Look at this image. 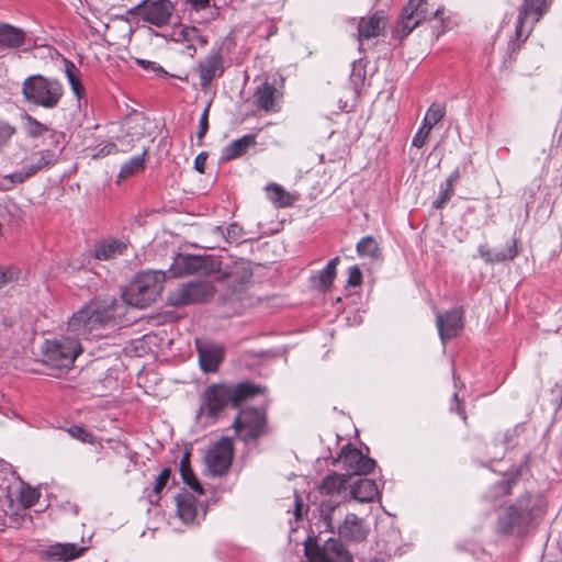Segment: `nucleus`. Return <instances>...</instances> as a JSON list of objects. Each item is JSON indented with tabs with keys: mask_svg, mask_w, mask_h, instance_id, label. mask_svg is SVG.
Here are the masks:
<instances>
[{
	"mask_svg": "<svg viewBox=\"0 0 562 562\" xmlns=\"http://www.w3.org/2000/svg\"><path fill=\"white\" fill-rule=\"evenodd\" d=\"M119 302L114 297L93 300L76 312L68 322V330L77 336L99 337L101 329L116 316Z\"/></svg>",
	"mask_w": 562,
	"mask_h": 562,
	"instance_id": "nucleus-1",
	"label": "nucleus"
},
{
	"mask_svg": "<svg viewBox=\"0 0 562 562\" xmlns=\"http://www.w3.org/2000/svg\"><path fill=\"white\" fill-rule=\"evenodd\" d=\"M261 392L262 390L251 382H241L235 385L212 384L205 389L202 395L201 412L207 416H215L227 404L237 407L241 402Z\"/></svg>",
	"mask_w": 562,
	"mask_h": 562,
	"instance_id": "nucleus-2",
	"label": "nucleus"
},
{
	"mask_svg": "<svg viewBox=\"0 0 562 562\" xmlns=\"http://www.w3.org/2000/svg\"><path fill=\"white\" fill-rule=\"evenodd\" d=\"M446 19V8L442 3L436 0H408L401 12L393 36L402 40L424 21L435 20L443 25Z\"/></svg>",
	"mask_w": 562,
	"mask_h": 562,
	"instance_id": "nucleus-3",
	"label": "nucleus"
},
{
	"mask_svg": "<svg viewBox=\"0 0 562 562\" xmlns=\"http://www.w3.org/2000/svg\"><path fill=\"white\" fill-rule=\"evenodd\" d=\"M165 280L166 273L160 270L138 273L124 290V301L137 308L147 307L160 295Z\"/></svg>",
	"mask_w": 562,
	"mask_h": 562,
	"instance_id": "nucleus-4",
	"label": "nucleus"
},
{
	"mask_svg": "<svg viewBox=\"0 0 562 562\" xmlns=\"http://www.w3.org/2000/svg\"><path fill=\"white\" fill-rule=\"evenodd\" d=\"M321 517L325 522L328 530H338L340 537L353 542L363 541L369 533V528L364 520L359 518L356 514H347L342 522H339L341 517L339 505H331L330 503H322Z\"/></svg>",
	"mask_w": 562,
	"mask_h": 562,
	"instance_id": "nucleus-5",
	"label": "nucleus"
},
{
	"mask_svg": "<svg viewBox=\"0 0 562 562\" xmlns=\"http://www.w3.org/2000/svg\"><path fill=\"white\" fill-rule=\"evenodd\" d=\"M22 93L31 104L44 109H54L59 104L64 89L56 79L33 75L23 81Z\"/></svg>",
	"mask_w": 562,
	"mask_h": 562,
	"instance_id": "nucleus-6",
	"label": "nucleus"
},
{
	"mask_svg": "<svg viewBox=\"0 0 562 562\" xmlns=\"http://www.w3.org/2000/svg\"><path fill=\"white\" fill-rule=\"evenodd\" d=\"M41 350L43 362L54 369L71 368L82 351L78 339L64 336L45 340Z\"/></svg>",
	"mask_w": 562,
	"mask_h": 562,
	"instance_id": "nucleus-7",
	"label": "nucleus"
},
{
	"mask_svg": "<svg viewBox=\"0 0 562 562\" xmlns=\"http://www.w3.org/2000/svg\"><path fill=\"white\" fill-rule=\"evenodd\" d=\"M220 269L221 262L212 256L179 254L170 266L169 273L175 278L194 273L207 276Z\"/></svg>",
	"mask_w": 562,
	"mask_h": 562,
	"instance_id": "nucleus-8",
	"label": "nucleus"
},
{
	"mask_svg": "<svg viewBox=\"0 0 562 562\" xmlns=\"http://www.w3.org/2000/svg\"><path fill=\"white\" fill-rule=\"evenodd\" d=\"M175 5L170 0H140L126 11L130 16H140L146 23L161 27L170 22Z\"/></svg>",
	"mask_w": 562,
	"mask_h": 562,
	"instance_id": "nucleus-9",
	"label": "nucleus"
},
{
	"mask_svg": "<svg viewBox=\"0 0 562 562\" xmlns=\"http://www.w3.org/2000/svg\"><path fill=\"white\" fill-rule=\"evenodd\" d=\"M214 294L215 288L211 282H188L170 292L168 295V302L171 306L178 307L207 302L214 296Z\"/></svg>",
	"mask_w": 562,
	"mask_h": 562,
	"instance_id": "nucleus-10",
	"label": "nucleus"
},
{
	"mask_svg": "<svg viewBox=\"0 0 562 562\" xmlns=\"http://www.w3.org/2000/svg\"><path fill=\"white\" fill-rule=\"evenodd\" d=\"M234 427L243 441L256 440L266 432V414L257 408L243 409L236 416Z\"/></svg>",
	"mask_w": 562,
	"mask_h": 562,
	"instance_id": "nucleus-11",
	"label": "nucleus"
},
{
	"mask_svg": "<svg viewBox=\"0 0 562 562\" xmlns=\"http://www.w3.org/2000/svg\"><path fill=\"white\" fill-rule=\"evenodd\" d=\"M530 503V495H526L520 497L515 505L509 506L498 519V531L508 535L516 528L525 527L532 518Z\"/></svg>",
	"mask_w": 562,
	"mask_h": 562,
	"instance_id": "nucleus-12",
	"label": "nucleus"
},
{
	"mask_svg": "<svg viewBox=\"0 0 562 562\" xmlns=\"http://www.w3.org/2000/svg\"><path fill=\"white\" fill-rule=\"evenodd\" d=\"M233 454L232 440L227 437L221 438L205 453L204 460L207 471L214 476L225 474L232 464Z\"/></svg>",
	"mask_w": 562,
	"mask_h": 562,
	"instance_id": "nucleus-13",
	"label": "nucleus"
},
{
	"mask_svg": "<svg viewBox=\"0 0 562 562\" xmlns=\"http://www.w3.org/2000/svg\"><path fill=\"white\" fill-rule=\"evenodd\" d=\"M310 562H352V557L339 539L329 538L322 546L305 547Z\"/></svg>",
	"mask_w": 562,
	"mask_h": 562,
	"instance_id": "nucleus-14",
	"label": "nucleus"
},
{
	"mask_svg": "<svg viewBox=\"0 0 562 562\" xmlns=\"http://www.w3.org/2000/svg\"><path fill=\"white\" fill-rule=\"evenodd\" d=\"M336 461L342 463V468L346 470V476L351 475H366L370 473L375 465V461L368 456H364L361 450L346 445L342 447Z\"/></svg>",
	"mask_w": 562,
	"mask_h": 562,
	"instance_id": "nucleus-15",
	"label": "nucleus"
},
{
	"mask_svg": "<svg viewBox=\"0 0 562 562\" xmlns=\"http://www.w3.org/2000/svg\"><path fill=\"white\" fill-rule=\"evenodd\" d=\"M551 4V0H522L519 9H518V19L516 24V38L520 40L522 36L524 24L528 21V19L532 20L531 27L536 23L540 21L543 14L547 12ZM531 30L525 35V38L528 36Z\"/></svg>",
	"mask_w": 562,
	"mask_h": 562,
	"instance_id": "nucleus-16",
	"label": "nucleus"
},
{
	"mask_svg": "<svg viewBox=\"0 0 562 562\" xmlns=\"http://www.w3.org/2000/svg\"><path fill=\"white\" fill-rule=\"evenodd\" d=\"M463 308L454 307L443 314L438 313L436 325L440 339L445 344L447 340L456 337L463 328Z\"/></svg>",
	"mask_w": 562,
	"mask_h": 562,
	"instance_id": "nucleus-17",
	"label": "nucleus"
},
{
	"mask_svg": "<svg viewBox=\"0 0 562 562\" xmlns=\"http://www.w3.org/2000/svg\"><path fill=\"white\" fill-rule=\"evenodd\" d=\"M200 77V85L203 90H206L211 82L221 77L225 71L224 58L220 50H213L198 65Z\"/></svg>",
	"mask_w": 562,
	"mask_h": 562,
	"instance_id": "nucleus-18",
	"label": "nucleus"
},
{
	"mask_svg": "<svg viewBox=\"0 0 562 562\" xmlns=\"http://www.w3.org/2000/svg\"><path fill=\"white\" fill-rule=\"evenodd\" d=\"M196 350L202 371L216 372L224 359L223 346L196 339Z\"/></svg>",
	"mask_w": 562,
	"mask_h": 562,
	"instance_id": "nucleus-19",
	"label": "nucleus"
},
{
	"mask_svg": "<svg viewBox=\"0 0 562 562\" xmlns=\"http://www.w3.org/2000/svg\"><path fill=\"white\" fill-rule=\"evenodd\" d=\"M387 25V18L383 11H376L372 15L363 16L358 22V41L362 43L380 36Z\"/></svg>",
	"mask_w": 562,
	"mask_h": 562,
	"instance_id": "nucleus-20",
	"label": "nucleus"
},
{
	"mask_svg": "<svg viewBox=\"0 0 562 562\" xmlns=\"http://www.w3.org/2000/svg\"><path fill=\"white\" fill-rule=\"evenodd\" d=\"M281 95V92L269 82H263L255 92L257 106L266 112L279 111L278 100Z\"/></svg>",
	"mask_w": 562,
	"mask_h": 562,
	"instance_id": "nucleus-21",
	"label": "nucleus"
},
{
	"mask_svg": "<svg viewBox=\"0 0 562 562\" xmlns=\"http://www.w3.org/2000/svg\"><path fill=\"white\" fill-rule=\"evenodd\" d=\"M479 255L486 263H498L513 260L518 255L517 240L510 239L504 250L495 251L486 245L479 246Z\"/></svg>",
	"mask_w": 562,
	"mask_h": 562,
	"instance_id": "nucleus-22",
	"label": "nucleus"
},
{
	"mask_svg": "<svg viewBox=\"0 0 562 562\" xmlns=\"http://www.w3.org/2000/svg\"><path fill=\"white\" fill-rule=\"evenodd\" d=\"M86 548L78 547L76 543H55L49 546L46 555L60 562H67L80 557Z\"/></svg>",
	"mask_w": 562,
	"mask_h": 562,
	"instance_id": "nucleus-23",
	"label": "nucleus"
},
{
	"mask_svg": "<svg viewBox=\"0 0 562 562\" xmlns=\"http://www.w3.org/2000/svg\"><path fill=\"white\" fill-rule=\"evenodd\" d=\"M257 144L256 136L248 134L231 142L224 149L222 158L226 161L234 160L243 156L250 147Z\"/></svg>",
	"mask_w": 562,
	"mask_h": 562,
	"instance_id": "nucleus-24",
	"label": "nucleus"
},
{
	"mask_svg": "<svg viewBox=\"0 0 562 562\" xmlns=\"http://www.w3.org/2000/svg\"><path fill=\"white\" fill-rule=\"evenodd\" d=\"M25 44V32L10 24H0V46L19 48Z\"/></svg>",
	"mask_w": 562,
	"mask_h": 562,
	"instance_id": "nucleus-25",
	"label": "nucleus"
},
{
	"mask_svg": "<svg viewBox=\"0 0 562 562\" xmlns=\"http://www.w3.org/2000/svg\"><path fill=\"white\" fill-rule=\"evenodd\" d=\"M379 490L374 481L369 479L358 480L350 490V495L360 503H370L378 495Z\"/></svg>",
	"mask_w": 562,
	"mask_h": 562,
	"instance_id": "nucleus-26",
	"label": "nucleus"
},
{
	"mask_svg": "<svg viewBox=\"0 0 562 562\" xmlns=\"http://www.w3.org/2000/svg\"><path fill=\"white\" fill-rule=\"evenodd\" d=\"M126 244L117 239H105L99 243L94 249V256L99 260H110L122 255L126 250Z\"/></svg>",
	"mask_w": 562,
	"mask_h": 562,
	"instance_id": "nucleus-27",
	"label": "nucleus"
},
{
	"mask_svg": "<svg viewBox=\"0 0 562 562\" xmlns=\"http://www.w3.org/2000/svg\"><path fill=\"white\" fill-rule=\"evenodd\" d=\"M57 162V155L50 150V149H42L38 151L33 153L30 158L29 162L25 165L30 173L33 176L38 170L55 165Z\"/></svg>",
	"mask_w": 562,
	"mask_h": 562,
	"instance_id": "nucleus-28",
	"label": "nucleus"
},
{
	"mask_svg": "<svg viewBox=\"0 0 562 562\" xmlns=\"http://www.w3.org/2000/svg\"><path fill=\"white\" fill-rule=\"evenodd\" d=\"M177 514L184 522H192L196 516V499L190 494H180L176 497Z\"/></svg>",
	"mask_w": 562,
	"mask_h": 562,
	"instance_id": "nucleus-29",
	"label": "nucleus"
},
{
	"mask_svg": "<svg viewBox=\"0 0 562 562\" xmlns=\"http://www.w3.org/2000/svg\"><path fill=\"white\" fill-rule=\"evenodd\" d=\"M347 480L348 477L345 474L333 472L323 479L319 492L329 496L337 495L345 488Z\"/></svg>",
	"mask_w": 562,
	"mask_h": 562,
	"instance_id": "nucleus-30",
	"label": "nucleus"
},
{
	"mask_svg": "<svg viewBox=\"0 0 562 562\" xmlns=\"http://www.w3.org/2000/svg\"><path fill=\"white\" fill-rule=\"evenodd\" d=\"M178 35L179 40L188 41L190 45H188V53L189 55L193 56L196 53V46H205L207 41L206 38L200 33V31L195 27H183L179 32L176 33Z\"/></svg>",
	"mask_w": 562,
	"mask_h": 562,
	"instance_id": "nucleus-31",
	"label": "nucleus"
},
{
	"mask_svg": "<svg viewBox=\"0 0 562 562\" xmlns=\"http://www.w3.org/2000/svg\"><path fill=\"white\" fill-rule=\"evenodd\" d=\"M266 192L269 200L277 207H288L294 202L293 196L278 183L267 184Z\"/></svg>",
	"mask_w": 562,
	"mask_h": 562,
	"instance_id": "nucleus-32",
	"label": "nucleus"
},
{
	"mask_svg": "<svg viewBox=\"0 0 562 562\" xmlns=\"http://www.w3.org/2000/svg\"><path fill=\"white\" fill-rule=\"evenodd\" d=\"M122 127H123L124 132L126 133V137H130V139L127 140V144H126L127 145L126 148L123 149V151H126L132 147V143L135 139H138L143 136V134H144L143 119L139 117L138 115L127 116L124 120Z\"/></svg>",
	"mask_w": 562,
	"mask_h": 562,
	"instance_id": "nucleus-33",
	"label": "nucleus"
},
{
	"mask_svg": "<svg viewBox=\"0 0 562 562\" xmlns=\"http://www.w3.org/2000/svg\"><path fill=\"white\" fill-rule=\"evenodd\" d=\"M179 471H180V475H181L183 482L191 490L195 491L199 494L203 493V488L191 469L189 452L183 453V456L180 460V463H179Z\"/></svg>",
	"mask_w": 562,
	"mask_h": 562,
	"instance_id": "nucleus-34",
	"label": "nucleus"
},
{
	"mask_svg": "<svg viewBox=\"0 0 562 562\" xmlns=\"http://www.w3.org/2000/svg\"><path fill=\"white\" fill-rule=\"evenodd\" d=\"M147 154V150L144 149L140 155L134 156L131 159H128L123 166L121 167L119 177L120 178H128L138 171L144 169L145 166V156Z\"/></svg>",
	"mask_w": 562,
	"mask_h": 562,
	"instance_id": "nucleus-35",
	"label": "nucleus"
},
{
	"mask_svg": "<svg viewBox=\"0 0 562 562\" xmlns=\"http://www.w3.org/2000/svg\"><path fill=\"white\" fill-rule=\"evenodd\" d=\"M65 74H66L68 82L71 87L72 92L76 94L77 98H80L85 92V88L81 83V79L79 77L78 69L72 61H69V60L65 61Z\"/></svg>",
	"mask_w": 562,
	"mask_h": 562,
	"instance_id": "nucleus-36",
	"label": "nucleus"
},
{
	"mask_svg": "<svg viewBox=\"0 0 562 562\" xmlns=\"http://www.w3.org/2000/svg\"><path fill=\"white\" fill-rule=\"evenodd\" d=\"M357 252L360 257L375 258L379 255V244L371 236L363 237L357 244Z\"/></svg>",
	"mask_w": 562,
	"mask_h": 562,
	"instance_id": "nucleus-37",
	"label": "nucleus"
},
{
	"mask_svg": "<svg viewBox=\"0 0 562 562\" xmlns=\"http://www.w3.org/2000/svg\"><path fill=\"white\" fill-rule=\"evenodd\" d=\"M24 131L30 137H40L48 131V127L30 114L23 116Z\"/></svg>",
	"mask_w": 562,
	"mask_h": 562,
	"instance_id": "nucleus-38",
	"label": "nucleus"
},
{
	"mask_svg": "<svg viewBox=\"0 0 562 562\" xmlns=\"http://www.w3.org/2000/svg\"><path fill=\"white\" fill-rule=\"evenodd\" d=\"M38 497L40 493L35 488L23 484L21 485L18 501L24 508L32 507L38 501Z\"/></svg>",
	"mask_w": 562,
	"mask_h": 562,
	"instance_id": "nucleus-39",
	"label": "nucleus"
},
{
	"mask_svg": "<svg viewBox=\"0 0 562 562\" xmlns=\"http://www.w3.org/2000/svg\"><path fill=\"white\" fill-rule=\"evenodd\" d=\"M445 113L443 105L434 103L427 110L423 124L432 130V127L443 119Z\"/></svg>",
	"mask_w": 562,
	"mask_h": 562,
	"instance_id": "nucleus-40",
	"label": "nucleus"
},
{
	"mask_svg": "<svg viewBox=\"0 0 562 562\" xmlns=\"http://www.w3.org/2000/svg\"><path fill=\"white\" fill-rule=\"evenodd\" d=\"M338 263H339L338 257H335L331 260H329L327 266L319 273L321 285H323L324 288H328L333 283L334 279L336 277V268H337Z\"/></svg>",
	"mask_w": 562,
	"mask_h": 562,
	"instance_id": "nucleus-41",
	"label": "nucleus"
},
{
	"mask_svg": "<svg viewBox=\"0 0 562 562\" xmlns=\"http://www.w3.org/2000/svg\"><path fill=\"white\" fill-rule=\"evenodd\" d=\"M15 133V126L3 119H0V150L11 142Z\"/></svg>",
	"mask_w": 562,
	"mask_h": 562,
	"instance_id": "nucleus-42",
	"label": "nucleus"
},
{
	"mask_svg": "<svg viewBox=\"0 0 562 562\" xmlns=\"http://www.w3.org/2000/svg\"><path fill=\"white\" fill-rule=\"evenodd\" d=\"M67 432L72 438L78 439V440H80L81 442H85V443H93L94 439H95V437L93 436L92 432H90L86 428H83L81 426H78V425L70 426L67 429Z\"/></svg>",
	"mask_w": 562,
	"mask_h": 562,
	"instance_id": "nucleus-43",
	"label": "nucleus"
},
{
	"mask_svg": "<svg viewBox=\"0 0 562 562\" xmlns=\"http://www.w3.org/2000/svg\"><path fill=\"white\" fill-rule=\"evenodd\" d=\"M170 474H171V470L169 468H165V469L161 470L159 475L156 477V481H155V484H154V487H153V492L155 493L157 498L160 497V493L165 488V486L167 485V483H168V481L170 479Z\"/></svg>",
	"mask_w": 562,
	"mask_h": 562,
	"instance_id": "nucleus-44",
	"label": "nucleus"
},
{
	"mask_svg": "<svg viewBox=\"0 0 562 562\" xmlns=\"http://www.w3.org/2000/svg\"><path fill=\"white\" fill-rule=\"evenodd\" d=\"M453 195V187L441 184L438 198L434 201V207L441 209Z\"/></svg>",
	"mask_w": 562,
	"mask_h": 562,
	"instance_id": "nucleus-45",
	"label": "nucleus"
},
{
	"mask_svg": "<svg viewBox=\"0 0 562 562\" xmlns=\"http://www.w3.org/2000/svg\"><path fill=\"white\" fill-rule=\"evenodd\" d=\"M430 132H431V128H429L425 124H422L418 132L413 137L412 145L417 148L423 147L426 144Z\"/></svg>",
	"mask_w": 562,
	"mask_h": 562,
	"instance_id": "nucleus-46",
	"label": "nucleus"
},
{
	"mask_svg": "<svg viewBox=\"0 0 562 562\" xmlns=\"http://www.w3.org/2000/svg\"><path fill=\"white\" fill-rule=\"evenodd\" d=\"M210 108H211V104L209 103L204 111L202 112L201 114V117H200V124H199V131L196 133V136L200 140L203 139V137L205 136L207 130H209V112H210Z\"/></svg>",
	"mask_w": 562,
	"mask_h": 562,
	"instance_id": "nucleus-47",
	"label": "nucleus"
},
{
	"mask_svg": "<svg viewBox=\"0 0 562 562\" xmlns=\"http://www.w3.org/2000/svg\"><path fill=\"white\" fill-rule=\"evenodd\" d=\"M18 279V272L11 268H0V288Z\"/></svg>",
	"mask_w": 562,
	"mask_h": 562,
	"instance_id": "nucleus-48",
	"label": "nucleus"
},
{
	"mask_svg": "<svg viewBox=\"0 0 562 562\" xmlns=\"http://www.w3.org/2000/svg\"><path fill=\"white\" fill-rule=\"evenodd\" d=\"M226 232V239L231 243H237L243 237V228L237 224H231Z\"/></svg>",
	"mask_w": 562,
	"mask_h": 562,
	"instance_id": "nucleus-49",
	"label": "nucleus"
},
{
	"mask_svg": "<svg viewBox=\"0 0 562 562\" xmlns=\"http://www.w3.org/2000/svg\"><path fill=\"white\" fill-rule=\"evenodd\" d=\"M7 177L11 180L12 184H15L24 182L27 178L32 177V175L30 173L27 168L24 167L19 171H15L11 175H7Z\"/></svg>",
	"mask_w": 562,
	"mask_h": 562,
	"instance_id": "nucleus-50",
	"label": "nucleus"
},
{
	"mask_svg": "<svg viewBox=\"0 0 562 562\" xmlns=\"http://www.w3.org/2000/svg\"><path fill=\"white\" fill-rule=\"evenodd\" d=\"M348 284L357 286L362 282V273L357 266H352L348 271Z\"/></svg>",
	"mask_w": 562,
	"mask_h": 562,
	"instance_id": "nucleus-51",
	"label": "nucleus"
},
{
	"mask_svg": "<svg viewBox=\"0 0 562 562\" xmlns=\"http://www.w3.org/2000/svg\"><path fill=\"white\" fill-rule=\"evenodd\" d=\"M119 153L116 144L109 142L101 146L98 151L93 155L94 158L98 157H105L108 155L116 154Z\"/></svg>",
	"mask_w": 562,
	"mask_h": 562,
	"instance_id": "nucleus-52",
	"label": "nucleus"
},
{
	"mask_svg": "<svg viewBox=\"0 0 562 562\" xmlns=\"http://www.w3.org/2000/svg\"><path fill=\"white\" fill-rule=\"evenodd\" d=\"M206 158L207 155L205 153H200L194 159V168L201 173L204 172Z\"/></svg>",
	"mask_w": 562,
	"mask_h": 562,
	"instance_id": "nucleus-53",
	"label": "nucleus"
},
{
	"mask_svg": "<svg viewBox=\"0 0 562 562\" xmlns=\"http://www.w3.org/2000/svg\"><path fill=\"white\" fill-rule=\"evenodd\" d=\"M137 64L140 65L145 69H150L154 71H162V68L160 66H157L156 63L145 60V59H137Z\"/></svg>",
	"mask_w": 562,
	"mask_h": 562,
	"instance_id": "nucleus-54",
	"label": "nucleus"
},
{
	"mask_svg": "<svg viewBox=\"0 0 562 562\" xmlns=\"http://www.w3.org/2000/svg\"><path fill=\"white\" fill-rule=\"evenodd\" d=\"M510 487H512V481H501L495 485V490H497L496 493L501 492L504 495L509 493Z\"/></svg>",
	"mask_w": 562,
	"mask_h": 562,
	"instance_id": "nucleus-55",
	"label": "nucleus"
},
{
	"mask_svg": "<svg viewBox=\"0 0 562 562\" xmlns=\"http://www.w3.org/2000/svg\"><path fill=\"white\" fill-rule=\"evenodd\" d=\"M460 175H459V170L456 169L449 177L448 179L446 180V184L449 187H453L454 182L459 179Z\"/></svg>",
	"mask_w": 562,
	"mask_h": 562,
	"instance_id": "nucleus-56",
	"label": "nucleus"
},
{
	"mask_svg": "<svg viewBox=\"0 0 562 562\" xmlns=\"http://www.w3.org/2000/svg\"><path fill=\"white\" fill-rule=\"evenodd\" d=\"M13 187L11 180L4 176L1 180H0V188L2 190H10L11 188Z\"/></svg>",
	"mask_w": 562,
	"mask_h": 562,
	"instance_id": "nucleus-57",
	"label": "nucleus"
},
{
	"mask_svg": "<svg viewBox=\"0 0 562 562\" xmlns=\"http://www.w3.org/2000/svg\"><path fill=\"white\" fill-rule=\"evenodd\" d=\"M251 277L250 272H245L241 277V282H247Z\"/></svg>",
	"mask_w": 562,
	"mask_h": 562,
	"instance_id": "nucleus-58",
	"label": "nucleus"
},
{
	"mask_svg": "<svg viewBox=\"0 0 562 562\" xmlns=\"http://www.w3.org/2000/svg\"><path fill=\"white\" fill-rule=\"evenodd\" d=\"M458 413L460 415H462V418L465 419V416H464V411L460 407V405L458 404Z\"/></svg>",
	"mask_w": 562,
	"mask_h": 562,
	"instance_id": "nucleus-59",
	"label": "nucleus"
},
{
	"mask_svg": "<svg viewBox=\"0 0 562 562\" xmlns=\"http://www.w3.org/2000/svg\"><path fill=\"white\" fill-rule=\"evenodd\" d=\"M299 510H300V504L296 503V512H295V514H296L297 517H299Z\"/></svg>",
	"mask_w": 562,
	"mask_h": 562,
	"instance_id": "nucleus-60",
	"label": "nucleus"
},
{
	"mask_svg": "<svg viewBox=\"0 0 562 562\" xmlns=\"http://www.w3.org/2000/svg\"><path fill=\"white\" fill-rule=\"evenodd\" d=\"M453 398H454L456 401H458V394H457V393H454Z\"/></svg>",
	"mask_w": 562,
	"mask_h": 562,
	"instance_id": "nucleus-61",
	"label": "nucleus"
}]
</instances>
